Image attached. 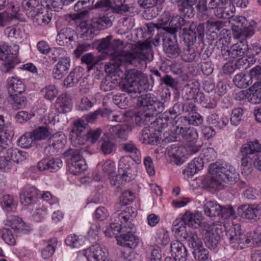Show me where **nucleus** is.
I'll list each match as a JSON object with an SVG mask.
<instances>
[{
    "label": "nucleus",
    "instance_id": "obj_1",
    "mask_svg": "<svg viewBox=\"0 0 261 261\" xmlns=\"http://www.w3.org/2000/svg\"><path fill=\"white\" fill-rule=\"evenodd\" d=\"M151 42L145 41L137 44L136 49L133 51H122L119 57H110V62L105 65V71L108 75L115 76L122 62L138 67L146 64L153 60V55Z\"/></svg>",
    "mask_w": 261,
    "mask_h": 261
},
{
    "label": "nucleus",
    "instance_id": "obj_2",
    "mask_svg": "<svg viewBox=\"0 0 261 261\" xmlns=\"http://www.w3.org/2000/svg\"><path fill=\"white\" fill-rule=\"evenodd\" d=\"M169 21V26L164 28V30L177 38L183 39L187 45H193L196 41L197 36L200 40H202L204 36L205 27L203 23L198 24L193 21H187L182 17L173 16L171 19H168L163 23L166 24Z\"/></svg>",
    "mask_w": 261,
    "mask_h": 261
},
{
    "label": "nucleus",
    "instance_id": "obj_3",
    "mask_svg": "<svg viewBox=\"0 0 261 261\" xmlns=\"http://www.w3.org/2000/svg\"><path fill=\"white\" fill-rule=\"evenodd\" d=\"M138 75L135 76L134 80L138 85L139 91L134 96L128 94L136 101L134 102L140 109L149 110L151 112L162 113L165 109L164 103L159 100L154 95L150 93L141 95L144 91L151 90L153 85L150 84L147 76L141 71L137 70Z\"/></svg>",
    "mask_w": 261,
    "mask_h": 261
},
{
    "label": "nucleus",
    "instance_id": "obj_4",
    "mask_svg": "<svg viewBox=\"0 0 261 261\" xmlns=\"http://www.w3.org/2000/svg\"><path fill=\"white\" fill-rule=\"evenodd\" d=\"M137 215L136 209L132 207H126L120 213H115L118 219L122 220V223L124 224L122 225L119 236H116L118 244L121 246L133 249L138 245V239L135 235L136 228L131 223Z\"/></svg>",
    "mask_w": 261,
    "mask_h": 261
},
{
    "label": "nucleus",
    "instance_id": "obj_5",
    "mask_svg": "<svg viewBox=\"0 0 261 261\" xmlns=\"http://www.w3.org/2000/svg\"><path fill=\"white\" fill-rule=\"evenodd\" d=\"M137 69H130L127 71L125 78L117 79L116 76L107 75L100 83V89L105 92L115 89L117 86L122 91L134 96L139 91L137 82L134 80L138 73Z\"/></svg>",
    "mask_w": 261,
    "mask_h": 261
},
{
    "label": "nucleus",
    "instance_id": "obj_6",
    "mask_svg": "<svg viewBox=\"0 0 261 261\" xmlns=\"http://www.w3.org/2000/svg\"><path fill=\"white\" fill-rule=\"evenodd\" d=\"M208 172L212 179L217 185L232 184L237 181L239 175L232 166L223 161L211 164Z\"/></svg>",
    "mask_w": 261,
    "mask_h": 261
},
{
    "label": "nucleus",
    "instance_id": "obj_7",
    "mask_svg": "<svg viewBox=\"0 0 261 261\" xmlns=\"http://www.w3.org/2000/svg\"><path fill=\"white\" fill-rule=\"evenodd\" d=\"M221 38L216 42V46H217L218 49L221 48L222 56L226 60L233 61L234 59L239 57L240 58L238 60L240 62V59H243L241 57L246 54L247 51H248V46L245 39H243L234 44L230 48L221 42Z\"/></svg>",
    "mask_w": 261,
    "mask_h": 261
},
{
    "label": "nucleus",
    "instance_id": "obj_8",
    "mask_svg": "<svg viewBox=\"0 0 261 261\" xmlns=\"http://www.w3.org/2000/svg\"><path fill=\"white\" fill-rule=\"evenodd\" d=\"M232 30L238 37H250L254 34L256 23L251 20L248 21L243 16H232L230 19Z\"/></svg>",
    "mask_w": 261,
    "mask_h": 261
},
{
    "label": "nucleus",
    "instance_id": "obj_9",
    "mask_svg": "<svg viewBox=\"0 0 261 261\" xmlns=\"http://www.w3.org/2000/svg\"><path fill=\"white\" fill-rule=\"evenodd\" d=\"M119 172L125 181H130L137 175V170L129 156H122L119 162Z\"/></svg>",
    "mask_w": 261,
    "mask_h": 261
},
{
    "label": "nucleus",
    "instance_id": "obj_10",
    "mask_svg": "<svg viewBox=\"0 0 261 261\" xmlns=\"http://www.w3.org/2000/svg\"><path fill=\"white\" fill-rule=\"evenodd\" d=\"M227 236L231 243H237L241 245V248H245V246L250 247V240L252 237H250V232L247 236L244 234L239 224L234 225L227 232Z\"/></svg>",
    "mask_w": 261,
    "mask_h": 261
},
{
    "label": "nucleus",
    "instance_id": "obj_11",
    "mask_svg": "<svg viewBox=\"0 0 261 261\" xmlns=\"http://www.w3.org/2000/svg\"><path fill=\"white\" fill-rule=\"evenodd\" d=\"M225 22L221 20L210 18L206 21L208 39L211 40L217 39L219 36L224 35L228 30L225 29Z\"/></svg>",
    "mask_w": 261,
    "mask_h": 261
},
{
    "label": "nucleus",
    "instance_id": "obj_12",
    "mask_svg": "<svg viewBox=\"0 0 261 261\" xmlns=\"http://www.w3.org/2000/svg\"><path fill=\"white\" fill-rule=\"evenodd\" d=\"M73 129L70 132V142L71 144L75 146L84 145L87 141L86 137L82 133L86 128L85 122L83 120H79L75 121Z\"/></svg>",
    "mask_w": 261,
    "mask_h": 261
},
{
    "label": "nucleus",
    "instance_id": "obj_13",
    "mask_svg": "<svg viewBox=\"0 0 261 261\" xmlns=\"http://www.w3.org/2000/svg\"><path fill=\"white\" fill-rule=\"evenodd\" d=\"M84 254L88 261H101L107 257L108 251L105 247L95 244L85 249Z\"/></svg>",
    "mask_w": 261,
    "mask_h": 261
},
{
    "label": "nucleus",
    "instance_id": "obj_14",
    "mask_svg": "<svg viewBox=\"0 0 261 261\" xmlns=\"http://www.w3.org/2000/svg\"><path fill=\"white\" fill-rule=\"evenodd\" d=\"M162 42L164 51L167 57L170 58H176L180 55L181 50L176 41L166 37L163 38Z\"/></svg>",
    "mask_w": 261,
    "mask_h": 261
},
{
    "label": "nucleus",
    "instance_id": "obj_15",
    "mask_svg": "<svg viewBox=\"0 0 261 261\" xmlns=\"http://www.w3.org/2000/svg\"><path fill=\"white\" fill-rule=\"evenodd\" d=\"M66 160H70L76 168L79 174L87 169V165L77 149L66 151Z\"/></svg>",
    "mask_w": 261,
    "mask_h": 261
},
{
    "label": "nucleus",
    "instance_id": "obj_16",
    "mask_svg": "<svg viewBox=\"0 0 261 261\" xmlns=\"http://www.w3.org/2000/svg\"><path fill=\"white\" fill-rule=\"evenodd\" d=\"M171 253L175 260L186 261L188 257V251L186 247L181 242L176 241L170 245Z\"/></svg>",
    "mask_w": 261,
    "mask_h": 261
},
{
    "label": "nucleus",
    "instance_id": "obj_17",
    "mask_svg": "<svg viewBox=\"0 0 261 261\" xmlns=\"http://www.w3.org/2000/svg\"><path fill=\"white\" fill-rule=\"evenodd\" d=\"M6 225L10 226L16 235L26 234L30 231L29 227L26 226L21 219L16 216L8 220Z\"/></svg>",
    "mask_w": 261,
    "mask_h": 261
},
{
    "label": "nucleus",
    "instance_id": "obj_18",
    "mask_svg": "<svg viewBox=\"0 0 261 261\" xmlns=\"http://www.w3.org/2000/svg\"><path fill=\"white\" fill-rule=\"evenodd\" d=\"M160 113L140 109L135 116V121L138 125H147Z\"/></svg>",
    "mask_w": 261,
    "mask_h": 261
},
{
    "label": "nucleus",
    "instance_id": "obj_19",
    "mask_svg": "<svg viewBox=\"0 0 261 261\" xmlns=\"http://www.w3.org/2000/svg\"><path fill=\"white\" fill-rule=\"evenodd\" d=\"M62 166V161L59 159H43L39 162L37 167L40 171L48 170L50 172H55Z\"/></svg>",
    "mask_w": 261,
    "mask_h": 261
},
{
    "label": "nucleus",
    "instance_id": "obj_20",
    "mask_svg": "<svg viewBox=\"0 0 261 261\" xmlns=\"http://www.w3.org/2000/svg\"><path fill=\"white\" fill-rule=\"evenodd\" d=\"M38 196V191L33 187L25 188L21 192L19 195L20 201L24 205H28L35 202Z\"/></svg>",
    "mask_w": 261,
    "mask_h": 261
},
{
    "label": "nucleus",
    "instance_id": "obj_21",
    "mask_svg": "<svg viewBox=\"0 0 261 261\" xmlns=\"http://www.w3.org/2000/svg\"><path fill=\"white\" fill-rule=\"evenodd\" d=\"M175 137L176 139L179 138L180 139L182 138L185 141L189 142L190 145L193 146L197 142L198 139V133L197 130L193 127H187L185 129L181 131V133H178Z\"/></svg>",
    "mask_w": 261,
    "mask_h": 261
},
{
    "label": "nucleus",
    "instance_id": "obj_22",
    "mask_svg": "<svg viewBox=\"0 0 261 261\" xmlns=\"http://www.w3.org/2000/svg\"><path fill=\"white\" fill-rule=\"evenodd\" d=\"M35 14H32V17H28L34 23L38 25H46L48 24L51 20V14L42 7V9L40 11H35Z\"/></svg>",
    "mask_w": 261,
    "mask_h": 261
},
{
    "label": "nucleus",
    "instance_id": "obj_23",
    "mask_svg": "<svg viewBox=\"0 0 261 261\" xmlns=\"http://www.w3.org/2000/svg\"><path fill=\"white\" fill-rule=\"evenodd\" d=\"M206 246L210 249L216 248L220 240V236L216 229L206 230L203 239Z\"/></svg>",
    "mask_w": 261,
    "mask_h": 261
},
{
    "label": "nucleus",
    "instance_id": "obj_24",
    "mask_svg": "<svg viewBox=\"0 0 261 261\" xmlns=\"http://www.w3.org/2000/svg\"><path fill=\"white\" fill-rule=\"evenodd\" d=\"M184 239L186 241L188 246L194 250L199 249L203 245L200 235H198L195 230L188 231V234Z\"/></svg>",
    "mask_w": 261,
    "mask_h": 261
},
{
    "label": "nucleus",
    "instance_id": "obj_25",
    "mask_svg": "<svg viewBox=\"0 0 261 261\" xmlns=\"http://www.w3.org/2000/svg\"><path fill=\"white\" fill-rule=\"evenodd\" d=\"M21 7L25 11L28 17H32L35 11H40L43 6L40 4L39 0H23L21 2Z\"/></svg>",
    "mask_w": 261,
    "mask_h": 261
},
{
    "label": "nucleus",
    "instance_id": "obj_26",
    "mask_svg": "<svg viewBox=\"0 0 261 261\" xmlns=\"http://www.w3.org/2000/svg\"><path fill=\"white\" fill-rule=\"evenodd\" d=\"M181 219L186 225L194 228H197L201 224V214L198 213H191L187 211L184 214Z\"/></svg>",
    "mask_w": 261,
    "mask_h": 261
},
{
    "label": "nucleus",
    "instance_id": "obj_27",
    "mask_svg": "<svg viewBox=\"0 0 261 261\" xmlns=\"http://www.w3.org/2000/svg\"><path fill=\"white\" fill-rule=\"evenodd\" d=\"M7 82L10 95L20 94L25 91L24 85L18 78L11 77L8 79Z\"/></svg>",
    "mask_w": 261,
    "mask_h": 261
},
{
    "label": "nucleus",
    "instance_id": "obj_28",
    "mask_svg": "<svg viewBox=\"0 0 261 261\" xmlns=\"http://www.w3.org/2000/svg\"><path fill=\"white\" fill-rule=\"evenodd\" d=\"M197 3H192L191 0H182L178 5L179 11L185 17H193L195 14L194 6Z\"/></svg>",
    "mask_w": 261,
    "mask_h": 261
},
{
    "label": "nucleus",
    "instance_id": "obj_29",
    "mask_svg": "<svg viewBox=\"0 0 261 261\" xmlns=\"http://www.w3.org/2000/svg\"><path fill=\"white\" fill-rule=\"evenodd\" d=\"M238 214L243 218L255 219L257 214L253 204H242L238 208Z\"/></svg>",
    "mask_w": 261,
    "mask_h": 261
},
{
    "label": "nucleus",
    "instance_id": "obj_30",
    "mask_svg": "<svg viewBox=\"0 0 261 261\" xmlns=\"http://www.w3.org/2000/svg\"><path fill=\"white\" fill-rule=\"evenodd\" d=\"M130 130V126L127 124H118L112 125L109 128V132L114 137L125 140Z\"/></svg>",
    "mask_w": 261,
    "mask_h": 261
},
{
    "label": "nucleus",
    "instance_id": "obj_31",
    "mask_svg": "<svg viewBox=\"0 0 261 261\" xmlns=\"http://www.w3.org/2000/svg\"><path fill=\"white\" fill-rule=\"evenodd\" d=\"M260 152H261V145L257 140L249 141L244 144L240 148L242 155H250Z\"/></svg>",
    "mask_w": 261,
    "mask_h": 261
},
{
    "label": "nucleus",
    "instance_id": "obj_32",
    "mask_svg": "<svg viewBox=\"0 0 261 261\" xmlns=\"http://www.w3.org/2000/svg\"><path fill=\"white\" fill-rule=\"evenodd\" d=\"M196 94H198V89L193 83L186 84L181 91L182 98L185 100L196 99Z\"/></svg>",
    "mask_w": 261,
    "mask_h": 261
},
{
    "label": "nucleus",
    "instance_id": "obj_33",
    "mask_svg": "<svg viewBox=\"0 0 261 261\" xmlns=\"http://www.w3.org/2000/svg\"><path fill=\"white\" fill-rule=\"evenodd\" d=\"M171 124L172 125V131L175 135L189 126V122L187 116H181L175 117L172 119Z\"/></svg>",
    "mask_w": 261,
    "mask_h": 261
},
{
    "label": "nucleus",
    "instance_id": "obj_34",
    "mask_svg": "<svg viewBox=\"0 0 261 261\" xmlns=\"http://www.w3.org/2000/svg\"><path fill=\"white\" fill-rule=\"evenodd\" d=\"M207 121L210 124L213 125L215 127L221 129L227 125L229 119L226 117H219L217 114H212L207 117Z\"/></svg>",
    "mask_w": 261,
    "mask_h": 261
},
{
    "label": "nucleus",
    "instance_id": "obj_35",
    "mask_svg": "<svg viewBox=\"0 0 261 261\" xmlns=\"http://www.w3.org/2000/svg\"><path fill=\"white\" fill-rule=\"evenodd\" d=\"M79 31L81 32V35L83 38H88L93 37L96 27L94 24L88 22L87 21L81 22L78 26Z\"/></svg>",
    "mask_w": 261,
    "mask_h": 261
},
{
    "label": "nucleus",
    "instance_id": "obj_36",
    "mask_svg": "<svg viewBox=\"0 0 261 261\" xmlns=\"http://www.w3.org/2000/svg\"><path fill=\"white\" fill-rule=\"evenodd\" d=\"M205 214L210 217L220 215V205L215 201H208L204 205Z\"/></svg>",
    "mask_w": 261,
    "mask_h": 261
},
{
    "label": "nucleus",
    "instance_id": "obj_37",
    "mask_svg": "<svg viewBox=\"0 0 261 261\" xmlns=\"http://www.w3.org/2000/svg\"><path fill=\"white\" fill-rule=\"evenodd\" d=\"M171 121L172 118L166 116L156 118L150 123L151 127L154 129V131L160 132L162 129L166 128L168 126V124L171 122Z\"/></svg>",
    "mask_w": 261,
    "mask_h": 261
},
{
    "label": "nucleus",
    "instance_id": "obj_38",
    "mask_svg": "<svg viewBox=\"0 0 261 261\" xmlns=\"http://www.w3.org/2000/svg\"><path fill=\"white\" fill-rule=\"evenodd\" d=\"M111 17L112 16L109 17L106 15H103L93 18L92 20V22L95 25L96 29L103 30L112 25Z\"/></svg>",
    "mask_w": 261,
    "mask_h": 261
},
{
    "label": "nucleus",
    "instance_id": "obj_39",
    "mask_svg": "<svg viewBox=\"0 0 261 261\" xmlns=\"http://www.w3.org/2000/svg\"><path fill=\"white\" fill-rule=\"evenodd\" d=\"M9 101L15 110L24 108L27 103L26 97L20 94L10 95Z\"/></svg>",
    "mask_w": 261,
    "mask_h": 261
},
{
    "label": "nucleus",
    "instance_id": "obj_40",
    "mask_svg": "<svg viewBox=\"0 0 261 261\" xmlns=\"http://www.w3.org/2000/svg\"><path fill=\"white\" fill-rule=\"evenodd\" d=\"M104 59L103 55L94 56L92 53H87L82 57L81 61L83 63H85L88 65V70H90L93 66Z\"/></svg>",
    "mask_w": 261,
    "mask_h": 261
},
{
    "label": "nucleus",
    "instance_id": "obj_41",
    "mask_svg": "<svg viewBox=\"0 0 261 261\" xmlns=\"http://www.w3.org/2000/svg\"><path fill=\"white\" fill-rule=\"evenodd\" d=\"M0 203L3 209L8 212L13 211L17 205L13 196L10 194L3 196L0 200Z\"/></svg>",
    "mask_w": 261,
    "mask_h": 261
},
{
    "label": "nucleus",
    "instance_id": "obj_42",
    "mask_svg": "<svg viewBox=\"0 0 261 261\" xmlns=\"http://www.w3.org/2000/svg\"><path fill=\"white\" fill-rule=\"evenodd\" d=\"M186 225L181 218L180 219H176L173 223L172 230L176 235L184 238L187 236V234H188Z\"/></svg>",
    "mask_w": 261,
    "mask_h": 261
},
{
    "label": "nucleus",
    "instance_id": "obj_43",
    "mask_svg": "<svg viewBox=\"0 0 261 261\" xmlns=\"http://www.w3.org/2000/svg\"><path fill=\"white\" fill-rule=\"evenodd\" d=\"M5 31V33L8 34V37L11 41L16 43L22 41L23 33L20 29L7 28Z\"/></svg>",
    "mask_w": 261,
    "mask_h": 261
},
{
    "label": "nucleus",
    "instance_id": "obj_44",
    "mask_svg": "<svg viewBox=\"0 0 261 261\" xmlns=\"http://www.w3.org/2000/svg\"><path fill=\"white\" fill-rule=\"evenodd\" d=\"M249 77L250 82H255L252 87H258L261 85V66H256L250 70Z\"/></svg>",
    "mask_w": 261,
    "mask_h": 261
},
{
    "label": "nucleus",
    "instance_id": "obj_45",
    "mask_svg": "<svg viewBox=\"0 0 261 261\" xmlns=\"http://www.w3.org/2000/svg\"><path fill=\"white\" fill-rule=\"evenodd\" d=\"M199 45L200 46V49L199 50V56L201 60H206L209 58L215 49V47H217L216 45L215 47L213 46L212 43L207 44L203 42L200 43ZM217 48L218 49V48Z\"/></svg>",
    "mask_w": 261,
    "mask_h": 261
},
{
    "label": "nucleus",
    "instance_id": "obj_46",
    "mask_svg": "<svg viewBox=\"0 0 261 261\" xmlns=\"http://www.w3.org/2000/svg\"><path fill=\"white\" fill-rule=\"evenodd\" d=\"M217 4L216 5L214 4V5L211 4V1L209 3V8L212 9H215L214 13L216 16L220 18H227L229 16V13L226 11V5L224 4Z\"/></svg>",
    "mask_w": 261,
    "mask_h": 261
},
{
    "label": "nucleus",
    "instance_id": "obj_47",
    "mask_svg": "<svg viewBox=\"0 0 261 261\" xmlns=\"http://www.w3.org/2000/svg\"><path fill=\"white\" fill-rule=\"evenodd\" d=\"M13 136V132L8 129L0 131V148H6L10 143Z\"/></svg>",
    "mask_w": 261,
    "mask_h": 261
},
{
    "label": "nucleus",
    "instance_id": "obj_48",
    "mask_svg": "<svg viewBox=\"0 0 261 261\" xmlns=\"http://www.w3.org/2000/svg\"><path fill=\"white\" fill-rule=\"evenodd\" d=\"M193 45H187L181 54L182 60L186 62H191L196 58V53L195 48L192 46Z\"/></svg>",
    "mask_w": 261,
    "mask_h": 261
},
{
    "label": "nucleus",
    "instance_id": "obj_49",
    "mask_svg": "<svg viewBox=\"0 0 261 261\" xmlns=\"http://www.w3.org/2000/svg\"><path fill=\"white\" fill-rule=\"evenodd\" d=\"M35 140L31 132H27L23 134L18 140V145L24 148H28L34 144Z\"/></svg>",
    "mask_w": 261,
    "mask_h": 261
},
{
    "label": "nucleus",
    "instance_id": "obj_50",
    "mask_svg": "<svg viewBox=\"0 0 261 261\" xmlns=\"http://www.w3.org/2000/svg\"><path fill=\"white\" fill-rule=\"evenodd\" d=\"M233 82L240 88H246L252 84L250 80H247L245 74L243 72L237 74L233 77Z\"/></svg>",
    "mask_w": 261,
    "mask_h": 261
},
{
    "label": "nucleus",
    "instance_id": "obj_51",
    "mask_svg": "<svg viewBox=\"0 0 261 261\" xmlns=\"http://www.w3.org/2000/svg\"><path fill=\"white\" fill-rule=\"evenodd\" d=\"M134 197V193L132 191H124L120 196V201L119 203L116 204V208L118 210L120 205H126L132 202Z\"/></svg>",
    "mask_w": 261,
    "mask_h": 261
},
{
    "label": "nucleus",
    "instance_id": "obj_52",
    "mask_svg": "<svg viewBox=\"0 0 261 261\" xmlns=\"http://www.w3.org/2000/svg\"><path fill=\"white\" fill-rule=\"evenodd\" d=\"M31 132L35 141L45 139L50 135L47 128L44 126H39Z\"/></svg>",
    "mask_w": 261,
    "mask_h": 261
},
{
    "label": "nucleus",
    "instance_id": "obj_53",
    "mask_svg": "<svg viewBox=\"0 0 261 261\" xmlns=\"http://www.w3.org/2000/svg\"><path fill=\"white\" fill-rule=\"evenodd\" d=\"M111 36H107L99 40L96 49L98 51H102L106 54V55H110V41L112 40Z\"/></svg>",
    "mask_w": 261,
    "mask_h": 261
},
{
    "label": "nucleus",
    "instance_id": "obj_54",
    "mask_svg": "<svg viewBox=\"0 0 261 261\" xmlns=\"http://www.w3.org/2000/svg\"><path fill=\"white\" fill-rule=\"evenodd\" d=\"M65 71V59L61 58L53 70L54 77L60 80L64 76Z\"/></svg>",
    "mask_w": 261,
    "mask_h": 261
},
{
    "label": "nucleus",
    "instance_id": "obj_55",
    "mask_svg": "<svg viewBox=\"0 0 261 261\" xmlns=\"http://www.w3.org/2000/svg\"><path fill=\"white\" fill-rule=\"evenodd\" d=\"M244 110L241 108L234 109L231 112L230 118V123L234 126L238 125L242 120Z\"/></svg>",
    "mask_w": 261,
    "mask_h": 261
},
{
    "label": "nucleus",
    "instance_id": "obj_56",
    "mask_svg": "<svg viewBox=\"0 0 261 261\" xmlns=\"http://www.w3.org/2000/svg\"><path fill=\"white\" fill-rule=\"evenodd\" d=\"M5 62L2 65L1 69L4 73H7L11 69H13L15 66L18 63V60L17 56H14L4 60Z\"/></svg>",
    "mask_w": 261,
    "mask_h": 261
},
{
    "label": "nucleus",
    "instance_id": "obj_57",
    "mask_svg": "<svg viewBox=\"0 0 261 261\" xmlns=\"http://www.w3.org/2000/svg\"><path fill=\"white\" fill-rule=\"evenodd\" d=\"M185 150L184 148L179 147H178L175 152L171 153L172 161L177 165H180L185 161L186 158L184 152Z\"/></svg>",
    "mask_w": 261,
    "mask_h": 261
},
{
    "label": "nucleus",
    "instance_id": "obj_58",
    "mask_svg": "<svg viewBox=\"0 0 261 261\" xmlns=\"http://www.w3.org/2000/svg\"><path fill=\"white\" fill-rule=\"evenodd\" d=\"M129 98L125 94L115 95L113 97L114 103L120 109H125L129 105Z\"/></svg>",
    "mask_w": 261,
    "mask_h": 261
},
{
    "label": "nucleus",
    "instance_id": "obj_59",
    "mask_svg": "<svg viewBox=\"0 0 261 261\" xmlns=\"http://www.w3.org/2000/svg\"><path fill=\"white\" fill-rule=\"evenodd\" d=\"M150 72V79L152 82V83L151 84L152 85L155 82L159 85L166 73L162 68L156 69L155 68L151 69Z\"/></svg>",
    "mask_w": 261,
    "mask_h": 261
},
{
    "label": "nucleus",
    "instance_id": "obj_60",
    "mask_svg": "<svg viewBox=\"0 0 261 261\" xmlns=\"http://www.w3.org/2000/svg\"><path fill=\"white\" fill-rule=\"evenodd\" d=\"M192 253L195 259L198 261H206L209 258V252L204 248L203 245L199 249L193 250Z\"/></svg>",
    "mask_w": 261,
    "mask_h": 261
},
{
    "label": "nucleus",
    "instance_id": "obj_61",
    "mask_svg": "<svg viewBox=\"0 0 261 261\" xmlns=\"http://www.w3.org/2000/svg\"><path fill=\"white\" fill-rule=\"evenodd\" d=\"M118 220L120 222V224H116V223H111L110 225L105 230V234L109 237H112L114 235L117 234L118 233H120L121 228H122V225H123L122 220Z\"/></svg>",
    "mask_w": 261,
    "mask_h": 261
},
{
    "label": "nucleus",
    "instance_id": "obj_62",
    "mask_svg": "<svg viewBox=\"0 0 261 261\" xmlns=\"http://www.w3.org/2000/svg\"><path fill=\"white\" fill-rule=\"evenodd\" d=\"M0 236L6 243L9 245H14L16 241L10 229L3 228L0 230Z\"/></svg>",
    "mask_w": 261,
    "mask_h": 261
},
{
    "label": "nucleus",
    "instance_id": "obj_63",
    "mask_svg": "<svg viewBox=\"0 0 261 261\" xmlns=\"http://www.w3.org/2000/svg\"><path fill=\"white\" fill-rule=\"evenodd\" d=\"M241 170L244 175H248L252 172L251 164L249 161V155H242Z\"/></svg>",
    "mask_w": 261,
    "mask_h": 261
},
{
    "label": "nucleus",
    "instance_id": "obj_64",
    "mask_svg": "<svg viewBox=\"0 0 261 261\" xmlns=\"http://www.w3.org/2000/svg\"><path fill=\"white\" fill-rule=\"evenodd\" d=\"M187 118L189 124L195 126H198L203 122V118L202 116L196 112V110L192 113L188 114Z\"/></svg>",
    "mask_w": 261,
    "mask_h": 261
}]
</instances>
